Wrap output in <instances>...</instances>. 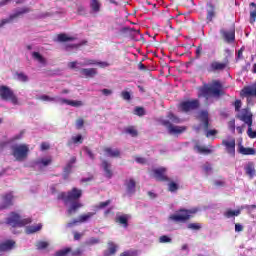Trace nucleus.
I'll return each instance as SVG.
<instances>
[{"label": "nucleus", "mask_w": 256, "mask_h": 256, "mask_svg": "<svg viewBox=\"0 0 256 256\" xmlns=\"http://www.w3.org/2000/svg\"><path fill=\"white\" fill-rule=\"evenodd\" d=\"M210 10H208V14H207V20L208 21H213V18L215 17V9H213V6H209Z\"/></svg>", "instance_id": "obj_39"}, {"label": "nucleus", "mask_w": 256, "mask_h": 256, "mask_svg": "<svg viewBox=\"0 0 256 256\" xmlns=\"http://www.w3.org/2000/svg\"><path fill=\"white\" fill-rule=\"evenodd\" d=\"M76 163H77V157L72 156L66 165L68 167H72L73 168V165H75Z\"/></svg>", "instance_id": "obj_48"}, {"label": "nucleus", "mask_w": 256, "mask_h": 256, "mask_svg": "<svg viewBox=\"0 0 256 256\" xmlns=\"http://www.w3.org/2000/svg\"><path fill=\"white\" fill-rule=\"evenodd\" d=\"M103 151H104V153H106V155L108 157H112V158L121 157V151H119V149H113L111 147H104Z\"/></svg>", "instance_id": "obj_19"}, {"label": "nucleus", "mask_w": 256, "mask_h": 256, "mask_svg": "<svg viewBox=\"0 0 256 256\" xmlns=\"http://www.w3.org/2000/svg\"><path fill=\"white\" fill-rule=\"evenodd\" d=\"M130 39L133 41H139V39H141V33L139 32L138 26L135 28L130 27Z\"/></svg>", "instance_id": "obj_24"}, {"label": "nucleus", "mask_w": 256, "mask_h": 256, "mask_svg": "<svg viewBox=\"0 0 256 256\" xmlns=\"http://www.w3.org/2000/svg\"><path fill=\"white\" fill-rule=\"evenodd\" d=\"M40 149L41 151H49L51 149V145L48 142H42Z\"/></svg>", "instance_id": "obj_47"}, {"label": "nucleus", "mask_w": 256, "mask_h": 256, "mask_svg": "<svg viewBox=\"0 0 256 256\" xmlns=\"http://www.w3.org/2000/svg\"><path fill=\"white\" fill-rule=\"evenodd\" d=\"M161 125H163L164 127H166L168 129V133H170V135H179L181 133H184V131L187 130V128L185 126H175L172 125L171 122H169V120H160Z\"/></svg>", "instance_id": "obj_8"}, {"label": "nucleus", "mask_w": 256, "mask_h": 256, "mask_svg": "<svg viewBox=\"0 0 256 256\" xmlns=\"http://www.w3.org/2000/svg\"><path fill=\"white\" fill-rule=\"evenodd\" d=\"M116 223L119 225H122L123 227H127L129 220L127 219V216H117L115 218Z\"/></svg>", "instance_id": "obj_34"}, {"label": "nucleus", "mask_w": 256, "mask_h": 256, "mask_svg": "<svg viewBox=\"0 0 256 256\" xmlns=\"http://www.w3.org/2000/svg\"><path fill=\"white\" fill-rule=\"evenodd\" d=\"M11 150L15 161H25L29 157V145L27 144L13 145Z\"/></svg>", "instance_id": "obj_4"}, {"label": "nucleus", "mask_w": 256, "mask_h": 256, "mask_svg": "<svg viewBox=\"0 0 256 256\" xmlns=\"http://www.w3.org/2000/svg\"><path fill=\"white\" fill-rule=\"evenodd\" d=\"M37 249H47L49 247V243L46 241H39L36 244Z\"/></svg>", "instance_id": "obj_43"}, {"label": "nucleus", "mask_w": 256, "mask_h": 256, "mask_svg": "<svg viewBox=\"0 0 256 256\" xmlns=\"http://www.w3.org/2000/svg\"><path fill=\"white\" fill-rule=\"evenodd\" d=\"M238 118L240 121H243L246 125H248V137H250V139H255L256 131H253V128H251V126L253 125V114L251 113V111H249V109H242L238 113Z\"/></svg>", "instance_id": "obj_3"}, {"label": "nucleus", "mask_w": 256, "mask_h": 256, "mask_svg": "<svg viewBox=\"0 0 256 256\" xmlns=\"http://www.w3.org/2000/svg\"><path fill=\"white\" fill-rule=\"evenodd\" d=\"M123 99H125L126 101H129V91H124L121 93Z\"/></svg>", "instance_id": "obj_64"}, {"label": "nucleus", "mask_w": 256, "mask_h": 256, "mask_svg": "<svg viewBox=\"0 0 256 256\" xmlns=\"http://www.w3.org/2000/svg\"><path fill=\"white\" fill-rule=\"evenodd\" d=\"M15 199V196L13 195V192L6 193L2 196V204L0 205V211H3L4 209H9V207H13V200Z\"/></svg>", "instance_id": "obj_11"}, {"label": "nucleus", "mask_w": 256, "mask_h": 256, "mask_svg": "<svg viewBox=\"0 0 256 256\" xmlns=\"http://www.w3.org/2000/svg\"><path fill=\"white\" fill-rule=\"evenodd\" d=\"M102 167L104 170V173L108 179H111L113 177V171L111 170V163L107 160L102 161Z\"/></svg>", "instance_id": "obj_20"}, {"label": "nucleus", "mask_w": 256, "mask_h": 256, "mask_svg": "<svg viewBox=\"0 0 256 256\" xmlns=\"http://www.w3.org/2000/svg\"><path fill=\"white\" fill-rule=\"evenodd\" d=\"M103 95H105L106 97H108V95H111L113 93V91H111L110 89L104 88L101 90Z\"/></svg>", "instance_id": "obj_59"}, {"label": "nucleus", "mask_w": 256, "mask_h": 256, "mask_svg": "<svg viewBox=\"0 0 256 256\" xmlns=\"http://www.w3.org/2000/svg\"><path fill=\"white\" fill-rule=\"evenodd\" d=\"M32 57H33V59H36V61H38L42 65H45V63L47 62L45 60V58L39 52H33Z\"/></svg>", "instance_id": "obj_35"}, {"label": "nucleus", "mask_w": 256, "mask_h": 256, "mask_svg": "<svg viewBox=\"0 0 256 256\" xmlns=\"http://www.w3.org/2000/svg\"><path fill=\"white\" fill-rule=\"evenodd\" d=\"M229 129L232 133H235V120L229 122Z\"/></svg>", "instance_id": "obj_58"}, {"label": "nucleus", "mask_w": 256, "mask_h": 256, "mask_svg": "<svg viewBox=\"0 0 256 256\" xmlns=\"http://www.w3.org/2000/svg\"><path fill=\"white\" fill-rule=\"evenodd\" d=\"M129 135H131V137H137V129L133 126H130Z\"/></svg>", "instance_id": "obj_50"}, {"label": "nucleus", "mask_w": 256, "mask_h": 256, "mask_svg": "<svg viewBox=\"0 0 256 256\" xmlns=\"http://www.w3.org/2000/svg\"><path fill=\"white\" fill-rule=\"evenodd\" d=\"M109 205H111V200H106L105 202H100L96 206V209H105V207H109Z\"/></svg>", "instance_id": "obj_41"}, {"label": "nucleus", "mask_w": 256, "mask_h": 256, "mask_svg": "<svg viewBox=\"0 0 256 256\" xmlns=\"http://www.w3.org/2000/svg\"><path fill=\"white\" fill-rule=\"evenodd\" d=\"M31 11L30 8L24 7L21 10L16 11L14 14H11L8 19H3L0 22V28L5 27L7 23H11L14 19H17V17H21V15H25V13H29Z\"/></svg>", "instance_id": "obj_9"}, {"label": "nucleus", "mask_w": 256, "mask_h": 256, "mask_svg": "<svg viewBox=\"0 0 256 256\" xmlns=\"http://www.w3.org/2000/svg\"><path fill=\"white\" fill-rule=\"evenodd\" d=\"M241 210H227L225 212V217H227L228 219H231V217H237L238 215H240Z\"/></svg>", "instance_id": "obj_36"}, {"label": "nucleus", "mask_w": 256, "mask_h": 256, "mask_svg": "<svg viewBox=\"0 0 256 256\" xmlns=\"http://www.w3.org/2000/svg\"><path fill=\"white\" fill-rule=\"evenodd\" d=\"M250 5L254 7V9L250 11V23H253L256 19V4L252 2Z\"/></svg>", "instance_id": "obj_38"}, {"label": "nucleus", "mask_w": 256, "mask_h": 256, "mask_svg": "<svg viewBox=\"0 0 256 256\" xmlns=\"http://www.w3.org/2000/svg\"><path fill=\"white\" fill-rule=\"evenodd\" d=\"M117 253V245L113 242H108V250L104 252V256H111Z\"/></svg>", "instance_id": "obj_25"}, {"label": "nucleus", "mask_w": 256, "mask_h": 256, "mask_svg": "<svg viewBox=\"0 0 256 256\" xmlns=\"http://www.w3.org/2000/svg\"><path fill=\"white\" fill-rule=\"evenodd\" d=\"M80 197H83V190L79 188H72L68 192H61L58 194V199L63 201L65 205H69V208L67 209V214L69 217L71 215H75L81 207H83V203L79 201Z\"/></svg>", "instance_id": "obj_1"}, {"label": "nucleus", "mask_w": 256, "mask_h": 256, "mask_svg": "<svg viewBox=\"0 0 256 256\" xmlns=\"http://www.w3.org/2000/svg\"><path fill=\"white\" fill-rule=\"evenodd\" d=\"M188 229H201V226H199V224L192 223L188 225Z\"/></svg>", "instance_id": "obj_62"}, {"label": "nucleus", "mask_w": 256, "mask_h": 256, "mask_svg": "<svg viewBox=\"0 0 256 256\" xmlns=\"http://www.w3.org/2000/svg\"><path fill=\"white\" fill-rule=\"evenodd\" d=\"M61 105H70V107H83V101L81 100H69L65 98H59Z\"/></svg>", "instance_id": "obj_16"}, {"label": "nucleus", "mask_w": 256, "mask_h": 256, "mask_svg": "<svg viewBox=\"0 0 256 256\" xmlns=\"http://www.w3.org/2000/svg\"><path fill=\"white\" fill-rule=\"evenodd\" d=\"M197 107H199V100L184 101L179 105L180 111H184L185 113L193 111Z\"/></svg>", "instance_id": "obj_10"}, {"label": "nucleus", "mask_w": 256, "mask_h": 256, "mask_svg": "<svg viewBox=\"0 0 256 256\" xmlns=\"http://www.w3.org/2000/svg\"><path fill=\"white\" fill-rule=\"evenodd\" d=\"M81 67H89V65H97V62L93 59H84V62L79 63Z\"/></svg>", "instance_id": "obj_37"}, {"label": "nucleus", "mask_w": 256, "mask_h": 256, "mask_svg": "<svg viewBox=\"0 0 256 256\" xmlns=\"http://www.w3.org/2000/svg\"><path fill=\"white\" fill-rule=\"evenodd\" d=\"M227 67V64L221 62H214L211 64L212 71H223Z\"/></svg>", "instance_id": "obj_31"}, {"label": "nucleus", "mask_w": 256, "mask_h": 256, "mask_svg": "<svg viewBox=\"0 0 256 256\" xmlns=\"http://www.w3.org/2000/svg\"><path fill=\"white\" fill-rule=\"evenodd\" d=\"M57 41L59 43H67V41H75V37L67 36L65 33L58 34Z\"/></svg>", "instance_id": "obj_26"}, {"label": "nucleus", "mask_w": 256, "mask_h": 256, "mask_svg": "<svg viewBox=\"0 0 256 256\" xmlns=\"http://www.w3.org/2000/svg\"><path fill=\"white\" fill-rule=\"evenodd\" d=\"M238 151L241 153V155H255V149L245 148L241 145L239 146Z\"/></svg>", "instance_id": "obj_29"}, {"label": "nucleus", "mask_w": 256, "mask_h": 256, "mask_svg": "<svg viewBox=\"0 0 256 256\" xmlns=\"http://www.w3.org/2000/svg\"><path fill=\"white\" fill-rule=\"evenodd\" d=\"M168 187H169V191H171L172 193H173L174 191H177V185H176L175 183H173V182H171V183L168 185Z\"/></svg>", "instance_id": "obj_55"}, {"label": "nucleus", "mask_w": 256, "mask_h": 256, "mask_svg": "<svg viewBox=\"0 0 256 256\" xmlns=\"http://www.w3.org/2000/svg\"><path fill=\"white\" fill-rule=\"evenodd\" d=\"M134 113H135V115H138L139 117H142V115H145V109L135 108Z\"/></svg>", "instance_id": "obj_49"}, {"label": "nucleus", "mask_w": 256, "mask_h": 256, "mask_svg": "<svg viewBox=\"0 0 256 256\" xmlns=\"http://www.w3.org/2000/svg\"><path fill=\"white\" fill-rule=\"evenodd\" d=\"M135 161H136V163H139L140 165H145V163H147V160H145V158H142V157H136Z\"/></svg>", "instance_id": "obj_54"}, {"label": "nucleus", "mask_w": 256, "mask_h": 256, "mask_svg": "<svg viewBox=\"0 0 256 256\" xmlns=\"http://www.w3.org/2000/svg\"><path fill=\"white\" fill-rule=\"evenodd\" d=\"M235 231L236 233H240V231H243V225L235 224Z\"/></svg>", "instance_id": "obj_63"}, {"label": "nucleus", "mask_w": 256, "mask_h": 256, "mask_svg": "<svg viewBox=\"0 0 256 256\" xmlns=\"http://www.w3.org/2000/svg\"><path fill=\"white\" fill-rule=\"evenodd\" d=\"M198 209L193 208L191 210H180L176 214H173L170 216L171 221H187L191 217V215H194V213H197Z\"/></svg>", "instance_id": "obj_7"}, {"label": "nucleus", "mask_w": 256, "mask_h": 256, "mask_svg": "<svg viewBox=\"0 0 256 256\" xmlns=\"http://www.w3.org/2000/svg\"><path fill=\"white\" fill-rule=\"evenodd\" d=\"M222 145L225 146V149L229 155L235 156V138L229 136L222 141Z\"/></svg>", "instance_id": "obj_12"}, {"label": "nucleus", "mask_w": 256, "mask_h": 256, "mask_svg": "<svg viewBox=\"0 0 256 256\" xmlns=\"http://www.w3.org/2000/svg\"><path fill=\"white\" fill-rule=\"evenodd\" d=\"M199 121H201L204 129H208L209 127V112L207 111H202L198 115Z\"/></svg>", "instance_id": "obj_18"}, {"label": "nucleus", "mask_w": 256, "mask_h": 256, "mask_svg": "<svg viewBox=\"0 0 256 256\" xmlns=\"http://www.w3.org/2000/svg\"><path fill=\"white\" fill-rule=\"evenodd\" d=\"M95 212H88L86 214H82L77 219H74L72 222L67 224V227H73V225H77V223H87L91 217H94Z\"/></svg>", "instance_id": "obj_13"}, {"label": "nucleus", "mask_w": 256, "mask_h": 256, "mask_svg": "<svg viewBox=\"0 0 256 256\" xmlns=\"http://www.w3.org/2000/svg\"><path fill=\"white\" fill-rule=\"evenodd\" d=\"M168 119H169V121H171V123H181V119H179L173 113L168 114Z\"/></svg>", "instance_id": "obj_40"}, {"label": "nucleus", "mask_w": 256, "mask_h": 256, "mask_svg": "<svg viewBox=\"0 0 256 256\" xmlns=\"http://www.w3.org/2000/svg\"><path fill=\"white\" fill-rule=\"evenodd\" d=\"M43 225L41 224H38L36 226H29L26 228V233L28 235H31L32 233H37V231H41Z\"/></svg>", "instance_id": "obj_32"}, {"label": "nucleus", "mask_w": 256, "mask_h": 256, "mask_svg": "<svg viewBox=\"0 0 256 256\" xmlns=\"http://www.w3.org/2000/svg\"><path fill=\"white\" fill-rule=\"evenodd\" d=\"M245 171L249 177H255V165L253 162H250L245 166Z\"/></svg>", "instance_id": "obj_30"}, {"label": "nucleus", "mask_w": 256, "mask_h": 256, "mask_svg": "<svg viewBox=\"0 0 256 256\" xmlns=\"http://www.w3.org/2000/svg\"><path fill=\"white\" fill-rule=\"evenodd\" d=\"M160 243H171V238H169L168 236H161L159 238Z\"/></svg>", "instance_id": "obj_52"}, {"label": "nucleus", "mask_w": 256, "mask_h": 256, "mask_svg": "<svg viewBox=\"0 0 256 256\" xmlns=\"http://www.w3.org/2000/svg\"><path fill=\"white\" fill-rule=\"evenodd\" d=\"M11 143H13V140H7V141L0 142V151L7 149V147H9V145H11Z\"/></svg>", "instance_id": "obj_42"}, {"label": "nucleus", "mask_w": 256, "mask_h": 256, "mask_svg": "<svg viewBox=\"0 0 256 256\" xmlns=\"http://www.w3.org/2000/svg\"><path fill=\"white\" fill-rule=\"evenodd\" d=\"M235 111H239L241 109V100H236L234 103Z\"/></svg>", "instance_id": "obj_57"}, {"label": "nucleus", "mask_w": 256, "mask_h": 256, "mask_svg": "<svg viewBox=\"0 0 256 256\" xmlns=\"http://www.w3.org/2000/svg\"><path fill=\"white\" fill-rule=\"evenodd\" d=\"M51 163H53V159L51 157L38 159L36 161V165H38V167H48Z\"/></svg>", "instance_id": "obj_27"}, {"label": "nucleus", "mask_w": 256, "mask_h": 256, "mask_svg": "<svg viewBox=\"0 0 256 256\" xmlns=\"http://www.w3.org/2000/svg\"><path fill=\"white\" fill-rule=\"evenodd\" d=\"M83 150H84L85 153L88 155V157H89L90 159H92V161H94V159H95V154L93 153V151H91V149H89V147H87V146H85V147L83 148Z\"/></svg>", "instance_id": "obj_44"}, {"label": "nucleus", "mask_w": 256, "mask_h": 256, "mask_svg": "<svg viewBox=\"0 0 256 256\" xmlns=\"http://www.w3.org/2000/svg\"><path fill=\"white\" fill-rule=\"evenodd\" d=\"M80 75L86 79H93L97 75V68H82L80 69Z\"/></svg>", "instance_id": "obj_15"}, {"label": "nucleus", "mask_w": 256, "mask_h": 256, "mask_svg": "<svg viewBox=\"0 0 256 256\" xmlns=\"http://www.w3.org/2000/svg\"><path fill=\"white\" fill-rule=\"evenodd\" d=\"M0 99L2 101H10L12 105H19V98L9 86H0Z\"/></svg>", "instance_id": "obj_5"}, {"label": "nucleus", "mask_w": 256, "mask_h": 256, "mask_svg": "<svg viewBox=\"0 0 256 256\" xmlns=\"http://www.w3.org/2000/svg\"><path fill=\"white\" fill-rule=\"evenodd\" d=\"M73 256H81L83 255V250H81L80 248H77L75 251L72 252Z\"/></svg>", "instance_id": "obj_56"}, {"label": "nucleus", "mask_w": 256, "mask_h": 256, "mask_svg": "<svg viewBox=\"0 0 256 256\" xmlns=\"http://www.w3.org/2000/svg\"><path fill=\"white\" fill-rule=\"evenodd\" d=\"M90 7L93 13H99L101 11V2L99 0H90Z\"/></svg>", "instance_id": "obj_28"}, {"label": "nucleus", "mask_w": 256, "mask_h": 256, "mask_svg": "<svg viewBox=\"0 0 256 256\" xmlns=\"http://www.w3.org/2000/svg\"><path fill=\"white\" fill-rule=\"evenodd\" d=\"M203 171L206 173H211V164H205L203 167Z\"/></svg>", "instance_id": "obj_60"}, {"label": "nucleus", "mask_w": 256, "mask_h": 256, "mask_svg": "<svg viewBox=\"0 0 256 256\" xmlns=\"http://www.w3.org/2000/svg\"><path fill=\"white\" fill-rule=\"evenodd\" d=\"M213 135H217V130H209L206 133V137H213Z\"/></svg>", "instance_id": "obj_61"}, {"label": "nucleus", "mask_w": 256, "mask_h": 256, "mask_svg": "<svg viewBox=\"0 0 256 256\" xmlns=\"http://www.w3.org/2000/svg\"><path fill=\"white\" fill-rule=\"evenodd\" d=\"M219 95H221V83L218 81L206 84L198 90V97H205L206 99H209V97H219Z\"/></svg>", "instance_id": "obj_2"}, {"label": "nucleus", "mask_w": 256, "mask_h": 256, "mask_svg": "<svg viewBox=\"0 0 256 256\" xmlns=\"http://www.w3.org/2000/svg\"><path fill=\"white\" fill-rule=\"evenodd\" d=\"M166 169L161 167V168H155L152 170L153 177L157 179V181H167V176L165 175Z\"/></svg>", "instance_id": "obj_14"}, {"label": "nucleus", "mask_w": 256, "mask_h": 256, "mask_svg": "<svg viewBox=\"0 0 256 256\" xmlns=\"http://www.w3.org/2000/svg\"><path fill=\"white\" fill-rule=\"evenodd\" d=\"M194 149L195 151H197V153H201L202 155H209V153H213V150L211 148L201 146V144L199 143H196Z\"/></svg>", "instance_id": "obj_21"}, {"label": "nucleus", "mask_w": 256, "mask_h": 256, "mask_svg": "<svg viewBox=\"0 0 256 256\" xmlns=\"http://www.w3.org/2000/svg\"><path fill=\"white\" fill-rule=\"evenodd\" d=\"M83 143V136L78 134L77 136H73L70 141L67 142V146L71 147V145H81Z\"/></svg>", "instance_id": "obj_22"}, {"label": "nucleus", "mask_w": 256, "mask_h": 256, "mask_svg": "<svg viewBox=\"0 0 256 256\" xmlns=\"http://www.w3.org/2000/svg\"><path fill=\"white\" fill-rule=\"evenodd\" d=\"M129 191L130 193H133V191H135V180L133 179L129 180Z\"/></svg>", "instance_id": "obj_51"}, {"label": "nucleus", "mask_w": 256, "mask_h": 256, "mask_svg": "<svg viewBox=\"0 0 256 256\" xmlns=\"http://www.w3.org/2000/svg\"><path fill=\"white\" fill-rule=\"evenodd\" d=\"M84 125H85V120H83V118H78L76 120V129L78 130L83 129Z\"/></svg>", "instance_id": "obj_46"}, {"label": "nucleus", "mask_w": 256, "mask_h": 256, "mask_svg": "<svg viewBox=\"0 0 256 256\" xmlns=\"http://www.w3.org/2000/svg\"><path fill=\"white\" fill-rule=\"evenodd\" d=\"M29 223H31V218L21 219V215L16 212H11L6 219V224L10 225V227H25Z\"/></svg>", "instance_id": "obj_6"}, {"label": "nucleus", "mask_w": 256, "mask_h": 256, "mask_svg": "<svg viewBox=\"0 0 256 256\" xmlns=\"http://www.w3.org/2000/svg\"><path fill=\"white\" fill-rule=\"evenodd\" d=\"M77 65H79V63L77 61H73V62L68 63L69 69H78Z\"/></svg>", "instance_id": "obj_53"}, {"label": "nucleus", "mask_w": 256, "mask_h": 256, "mask_svg": "<svg viewBox=\"0 0 256 256\" xmlns=\"http://www.w3.org/2000/svg\"><path fill=\"white\" fill-rule=\"evenodd\" d=\"M15 77L18 81H21V83H27V81H29V76L23 72H16Z\"/></svg>", "instance_id": "obj_33"}, {"label": "nucleus", "mask_w": 256, "mask_h": 256, "mask_svg": "<svg viewBox=\"0 0 256 256\" xmlns=\"http://www.w3.org/2000/svg\"><path fill=\"white\" fill-rule=\"evenodd\" d=\"M224 39L228 41V43H231V41H235V29H230L228 31L222 32Z\"/></svg>", "instance_id": "obj_23"}, {"label": "nucleus", "mask_w": 256, "mask_h": 256, "mask_svg": "<svg viewBox=\"0 0 256 256\" xmlns=\"http://www.w3.org/2000/svg\"><path fill=\"white\" fill-rule=\"evenodd\" d=\"M39 99H40V101H48V102L56 101L55 97H51V96H48V95H41L39 97Z\"/></svg>", "instance_id": "obj_45"}, {"label": "nucleus", "mask_w": 256, "mask_h": 256, "mask_svg": "<svg viewBox=\"0 0 256 256\" xmlns=\"http://www.w3.org/2000/svg\"><path fill=\"white\" fill-rule=\"evenodd\" d=\"M15 247V241L6 240L5 242L0 243V255L5 251H11Z\"/></svg>", "instance_id": "obj_17"}]
</instances>
